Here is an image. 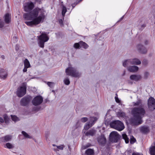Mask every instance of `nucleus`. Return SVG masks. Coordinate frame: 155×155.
I'll list each match as a JSON object with an SVG mask.
<instances>
[{"label":"nucleus","mask_w":155,"mask_h":155,"mask_svg":"<svg viewBox=\"0 0 155 155\" xmlns=\"http://www.w3.org/2000/svg\"><path fill=\"white\" fill-rule=\"evenodd\" d=\"M124 16H122L120 19L119 21H121L123 19V18H124Z\"/></svg>","instance_id":"52"},{"label":"nucleus","mask_w":155,"mask_h":155,"mask_svg":"<svg viewBox=\"0 0 155 155\" xmlns=\"http://www.w3.org/2000/svg\"><path fill=\"white\" fill-rule=\"evenodd\" d=\"M4 119L5 120V122L6 123H7L8 122V117L7 116H5L4 117Z\"/></svg>","instance_id":"44"},{"label":"nucleus","mask_w":155,"mask_h":155,"mask_svg":"<svg viewBox=\"0 0 155 155\" xmlns=\"http://www.w3.org/2000/svg\"><path fill=\"white\" fill-rule=\"evenodd\" d=\"M142 101L138 100L135 102H133L134 106H140L133 108L131 110V114L133 117L131 118L130 122L132 124L138 125L141 124L143 122L142 118L146 115V111L142 104Z\"/></svg>","instance_id":"2"},{"label":"nucleus","mask_w":155,"mask_h":155,"mask_svg":"<svg viewBox=\"0 0 155 155\" xmlns=\"http://www.w3.org/2000/svg\"><path fill=\"white\" fill-rule=\"evenodd\" d=\"M4 25V22L1 21V20L0 19V28H2Z\"/></svg>","instance_id":"41"},{"label":"nucleus","mask_w":155,"mask_h":155,"mask_svg":"<svg viewBox=\"0 0 155 155\" xmlns=\"http://www.w3.org/2000/svg\"><path fill=\"white\" fill-rule=\"evenodd\" d=\"M110 125L111 127L119 131L123 130L124 128V124L119 120L113 121L110 123Z\"/></svg>","instance_id":"3"},{"label":"nucleus","mask_w":155,"mask_h":155,"mask_svg":"<svg viewBox=\"0 0 155 155\" xmlns=\"http://www.w3.org/2000/svg\"><path fill=\"white\" fill-rule=\"evenodd\" d=\"M144 21V19H142L140 20H139L138 21V22L141 25V28H140V29L143 30L146 26V25L145 24H143L142 25H141V23H142Z\"/></svg>","instance_id":"25"},{"label":"nucleus","mask_w":155,"mask_h":155,"mask_svg":"<svg viewBox=\"0 0 155 155\" xmlns=\"http://www.w3.org/2000/svg\"><path fill=\"white\" fill-rule=\"evenodd\" d=\"M88 119L87 117H83L81 119V121L83 123L86 122L87 120Z\"/></svg>","instance_id":"38"},{"label":"nucleus","mask_w":155,"mask_h":155,"mask_svg":"<svg viewBox=\"0 0 155 155\" xmlns=\"http://www.w3.org/2000/svg\"><path fill=\"white\" fill-rule=\"evenodd\" d=\"M142 78V76L139 74H133L130 76V79L133 81H138Z\"/></svg>","instance_id":"13"},{"label":"nucleus","mask_w":155,"mask_h":155,"mask_svg":"<svg viewBox=\"0 0 155 155\" xmlns=\"http://www.w3.org/2000/svg\"><path fill=\"white\" fill-rule=\"evenodd\" d=\"M4 121L3 119L2 118L0 117V123H3Z\"/></svg>","instance_id":"50"},{"label":"nucleus","mask_w":155,"mask_h":155,"mask_svg":"<svg viewBox=\"0 0 155 155\" xmlns=\"http://www.w3.org/2000/svg\"><path fill=\"white\" fill-rule=\"evenodd\" d=\"M10 17L9 14L8 13L6 14L5 15V21L7 23H8L10 21Z\"/></svg>","instance_id":"21"},{"label":"nucleus","mask_w":155,"mask_h":155,"mask_svg":"<svg viewBox=\"0 0 155 155\" xmlns=\"http://www.w3.org/2000/svg\"><path fill=\"white\" fill-rule=\"evenodd\" d=\"M11 117L12 120L15 122L19 120L18 118L15 115H11Z\"/></svg>","instance_id":"28"},{"label":"nucleus","mask_w":155,"mask_h":155,"mask_svg":"<svg viewBox=\"0 0 155 155\" xmlns=\"http://www.w3.org/2000/svg\"><path fill=\"white\" fill-rule=\"evenodd\" d=\"M24 64L25 67L27 68H28L30 67V63L27 59H26L24 61Z\"/></svg>","instance_id":"24"},{"label":"nucleus","mask_w":155,"mask_h":155,"mask_svg":"<svg viewBox=\"0 0 155 155\" xmlns=\"http://www.w3.org/2000/svg\"><path fill=\"white\" fill-rule=\"evenodd\" d=\"M37 111H38V110H37Z\"/></svg>","instance_id":"57"},{"label":"nucleus","mask_w":155,"mask_h":155,"mask_svg":"<svg viewBox=\"0 0 155 155\" xmlns=\"http://www.w3.org/2000/svg\"><path fill=\"white\" fill-rule=\"evenodd\" d=\"M128 70L130 72H135L138 70V67L137 66H133L129 67Z\"/></svg>","instance_id":"18"},{"label":"nucleus","mask_w":155,"mask_h":155,"mask_svg":"<svg viewBox=\"0 0 155 155\" xmlns=\"http://www.w3.org/2000/svg\"><path fill=\"white\" fill-rule=\"evenodd\" d=\"M117 116L119 117H125L126 114L125 113L122 111H120L118 112L117 114Z\"/></svg>","instance_id":"22"},{"label":"nucleus","mask_w":155,"mask_h":155,"mask_svg":"<svg viewBox=\"0 0 155 155\" xmlns=\"http://www.w3.org/2000/svg\"><path fill=\"white\" fill-rule=\"evenodd\" d=\"M140 61L137 59L135 58L132 59L126 60L123 63V66L126 67L129 64L139 65L141 64Z\"/></svg>","instance_id":"6"},{"label":"nucleus","mask_w":155,"mask_h":155,"mask_svg":"<svg viewBox=\"0 0 155 155\" xmlns=\"http://www.w3.org/2000/svg\"><path fill=\"white\" fill-rule=\"evenodd\" d=\"M148 108L149 110L153 111L155 109V99L152 97H150L147 102Z\"/></svg>","instance_id":"9"},{"label":"nucleus","mask_w":155,"mask_h":155,"mask_svg":"<svg viewBox=\"0 0 155 155\" xmlns=\"http://www.w3.org/2000/svg\"><path fill=\"white\" fill-rule=\"evenodd\" d=\"M27 68H27L26 67H25L23 69V71L24 72H26L27 71Z\"/></svg>","instance_id":"49"},{"label":"nucleus","mask_w":155,"mask_h":155,"mask_svg":"<svg viewBox=\"0 0 155 155\" xmlns=\"http://www.w3.org/2000/svg\"><path fill=\"white\" fill-rule=\"evenodd\" d=\"M137 48L139 53L142 54H145L147 52L146 48L143 45L138 44L137 46Z\"/></svg>","instance_id":"12"},{"label":"nucleus","mask_w":155,"mask_h":155,"mask_svg":"<svg viewBox=\"0 0 155 155\" xmlns=\"http://www.w3.org/2000/svg\"><path fill=\"white\" fill-rule=\"evenodd\" d=\"M32 99L31 96H27L22 98L20 101V104L22 106L27 105Z\"/></svg>","instance_id":"10"},{"label":"nucleus","mask_w":155,"mask_h":155,"mask_svg":"<svg viewBox=\"0 0 155 155\" xmlns=\"http://www.w3.org/2000/svg\"><path fill=\"white\" fill-rule=\"evenodd\" d=\"M59 22L61 26L63 25V21L62 19H60L58 21Z\"/></svg>","instance_id":"43"},{"label":"nucleus","mask_w":155,"mask_h":155,"mask_svg":"<svg viewBox=\"0 0 155 155\" xmlns=\"http://www.w3.org/2000/svg\"><path fill=\"white\" fill-rule=\"evenodd\" d=\"M34 7V4L32 2L27 3L24 6V10L28 13H25L23 18L27 20L31 21H26L25 23L28 26L31 27L35 26L44 21L45 16V11L43 9L36 8L32 10Z\"/></svg>","instance_id":"1"},{"label":"nucleus","mask_w":155,"mask_h":155,"mask_svg":"<svg viewBox=\"0 0 155 155\" xmlns=\"http://www.w3.org/2000/svg\"><path fill=\"white\" fill-rule=\"evenodd\" d=\"M140 131L143 134H147L150 132V129L148 126H144L140 127Z\"/></svg>","instance_id":"15"},{"label":"nucleus","mask_w":155,"mask_h":155,"mask_svg":"<svg viewBox=\"0 0 155 155\" xmlns=\"http://www.w3.org/2000/svg\"><path fill=\"white\" fill-rule=\"evenodd\" d=\"M136 140L132 136V137L130 138V143L131 144H133L136 141Z\"/></svg>","instance_id":"35"},{"label":"nucleus","mask_w":155,"mask_h":155,"mask_svg":"<svg viewBox=\"0 0 155 155\" xmlns=\"http://www.w3.org/2000/svg\"><path fill=\"white\" fill-rule=\"evenodd\" d=\"M132 155H142L139 153H132Z\"/></svg>","instance_id":"46"},{"label":"nucleus","mask_w":155,"mask_h":155,"mask_svg":"<svg viewBox=\"0 0 155 155\" xmlns=\"http://www.w3.org/2000/svg\"><path fill=\"white\" fill-rule=\"evenodd\" d=\"M109 138L111 142H117L119 138V135L116 131H112L110 134Z\"/></svg>","instance_id":"8"},{"label":"nucleus","mask_w":155,"mask_h":155,"mask_svg":"<svg viewBox=\"0 0 155 155\" xmlns=\"http://www.w3.org/2000/svg\"><path fill=\"white\" fill-rule=\"evenodd\" d=\"M43 101V98L41 96H37L33 99L32 103L35 106H37L40 104Z\"/></svg>","instance_id":"11"},{"label":"nucleus","mask_w":155,"mask_h":155,"mask_svg":"<svg viewBox=\"0 0 155 155\" xmlns=\"http://www.w3.org/2000/svg\"><path fill=\"white\" fill-rule=\"evenodd\" d=\"M96 133V131L94 129L89 130L85 133V135L87 136H93Z\"/></svg>","instance_id":"17"},{"label":"nucleus","mask_w":155,"mask_h":155,"mask_svg":"<svg viewBox=\"0 0 155 155\" xmlns=\"http://www.w3.org/2000/svg\"><path fill=\"white\" fill-rule=\"evenodd\" d=\"M22 133L23 135L25 136V137L29 138H31V137L29 136L28 134L26 132L24 131H22Z\"/></svg>","instance_id":"29"},{"label":"nucleus","mask_w":155,"mask_h":155,"mask_svg":"<svg viewBox=\"0 0 155 155\" xmlns=\"http://www.w3.org/2000/svg\"><path fill=\"white\" fill-rule=\"evenodd\" d=\"M57 148L60 150H62L64 146V145H62L61 146H57Z\"/></svg>","instance_id":"40"},{"label":"nucleus","mask_w":155,"mask_h":155,"mask_svg":"<svg viewBox=\"0 0 155 155\" xmlns=\"http://www.w3.org/2000/svg\"><path fill=\"white\" fill-rule=\"evenodd\" d=\"M97 120V118L95 117H92L91 118V122H94V121H96Z\"/></svg>","instance_id":"39"},{"label":"nucleus","mask_w":155,"mask_h":155,"mask_svg":"<svg viewBox=\"0 0 155 155\" xmlns=\"http://www.w3.org/2000/svg\"><path fill=\"white\" fill-rule=\"evenodd\" d=\"M1 57L2 59H4L5 58V56L4 55H2Z\"/></svg>","instance_id":"51"},{"label":"nucleus","mask_w":155,"mask_h":155,"mask_svg":"<svg viewBox=\"0 0 155 155\" xmlns=\"http://www.w3.org/2000/svg\"><path fill=\"white\" fill-rule=\"evenodd\" d=\"M26 86L25 85H24L17 89L16 94L19 97H21L26 94Z\"/></svg>","instance_id":"7"},{"label":"nucleus","mask_w":155,"mask_h":155,"mask_svg":"<svg viewBox=\"0 0 155 155\" xmlns=\"http://www.w3.org/2000/svg\"><path fill=\"white\" fill-rule=\"evenodd\" d=\"M149 74L148 72H146L144 73L143 78L144 79H147L149 76Z\"/></svg>","instance_id":"36"},{"label":"nucleus","mask_w":155,"mask_h":155,"mask_svg":"<svg viewBox=\"0 0 155 155\" xmlns=\"http://www.w3.org/2000/svg\"><path fill=\"white\" fill-rule=\"evenodd\" d=\"M90 122H89V123L88 124H86V125H85L84 127V128L85 130H88L91 127L92 125L90 124Z\"/></svg>","instance_id":"30"},{"label":"nucleus","mask_w":155,"mask_h":155,"mask_svg":"<svg viewBox=\"0 0 155 155\" xmlns=\"http://www.w3.org/2000/svg\"><path fill=\"white\" fill-rule=\"evenodd\" d=\"M38 37L39 40L38 44L39 46L41 48H44L45 42L48 40V37L47 36L45 32L42 33Z\"/></svg>","instance_id":"4"},{"label":"nucleus","mask_w":155,"mask_h":155,"mask_svg":"<svg viewBox=\"0 0 155 155\" xmlns=\"http://www.w3.org/2000/svg\"><path fill=\"white\" fill-rule=\"evenodd\" d=\"M6 147L9 149H12L14 147V146H13L11 143H6Z\"/></svg>","instance_id":"31"},{"label":"nucleus","mask_w":155,"mask_h":155,"mask_svg":"<svg viewBox=\"0 0 155 155\" xmlns=\"http://www.w3.org/2000/svg\"><path fill=\"white\" fill-rule=\"evenodd\" d=\"M97 141L100 144L103 145L106 142V139L104 135H101L98 137Z\"/></svg>","instance_id":"14"},{"label":"nucleus","mask_w":155,"mask_h":155,"mask_svg":"<svg viewBox=\"0 0 155 155\" xmlns=\"http://www.w3.org/2000/svg\"><path fill=\"white\" fill-rule=\"evenodd\" d=\"M13 38H15V39H16V38H16V37H13Z\"/></svg>","instance_id":"55"},{"label":"nucleus","mask_w":155,"mask_h":155,"mask_svg":"<svg viewBox=\"0 0 155 155\" xmlns=\"http://www.w3.org/2000/svg\"><path fill=\"white\" fill-rule=\"evenodd\" d=\"M64 83L67 85H69L70 83V81L68 78H65L64 80Z\"/></svg>","instance_id":"32"},{"label":"nucleus","mask_w":155,"mask_h":155,"mask_svg":"<svg viewBox=\"0 0 155 155\" xmlns=\"http://www.w3.org/2000/svg\"><path fill=\"white\" fill-rule=\"evenodd\" d=\"M50 134L49 132H47L45 134V137L46 139V140L48 138V137Z\"/></svg>","instance_id":"42"},{"label":"nucleus","mask_w":155,"mask_h":155,"mask_svg":"<svg viewBox=\"0 0 155 155\" xmlns=\"http://www.w3.org/2000/svg\"><path fill=\"white\" fill-rule=\"evenodd\" d=\"M48 85L51 88H53L54 86V83L51 82H48L47 83Z\"/></svg>","instance_id":"33"},{"label":"nucleus","mask_w":155,"mask_h":155,"mask_svg":"<svg viewBox=\"0 0 155 155\" xmlns=\"http://www.w3.org/2000/svg\"><path fill=\"white\" fill-rule=\"evenodd\" d=\"M65 72L67 75L73 77H78L80 75L76 69L73 68L68 67L67 68Z\"/></svg>","instance_id":"5"},{"label":"nucleus","mask_w":155,"mask_h":155,"mask_svg":"<svg viewBox=\"0 0 155 155\" xmlns=\"http://www.w3.org/2000/svg\"><path fill=\"white\" fill-rule=\"evenodd\" d=\"M149 150L151 155H155V146L151 147Z\"/></svg>","instance_id":"23"},{"label":"nucleus","mask_w":155,"mask_h":155,"mask_svg":"<svg viewBox=\"0 0 155 155\" xmlns=\"http://www.w3.org/2000/svg\"><path fill=\"white\" fill-rule=\"evenodd\" d=\"M154 145H155V142L154 143Z\"/></svg>","instance_id":"56"},{"label":"nucleus","mask_w":155,"mask_h":155,"mask_svg":"<svg viewBox=\"0 0 155 155\" xmlns=\"http://www.w3.org/2000/svg\"><path fill=\"white\" fill-rule=\"evenodd\" d=\"M80 45V42L79 43H75L74 44V47L76 48H79Z\"/></svg>","instance_id":"37"},{"label":"nucleus","mask_w":155,"mask_h":155,"mask_svg":"<svg viewBox=\"0 0 155 155\" xmlns=\"http://www.w3.org/2000/svg\"><path fill=\"white\" fill-rule=\"evenodd\" d=\"M7 75V72L4 69H2L0 70V77L1 78H5Z\"/></svg>","instance_id":"16"},{"label":"nucleus","mask_w":155,"mask_h":155,"mask_svg":"<svg viewBox=\"0 0 155 155\" xmlns=\"http://www.w3.org/2000/svg\"><path fill=\"white\" fill-rule=\"evenodd\" d=\"M115 99L116 101L118 103H120V101L117 97H115Z\"/></svg>","instance_id":"45"},{"label":"nucleus","mask_w":155,"mask_h":155,"mask_svg":"<svg viewBox=\"0 0 155 155\" xmlns=\"http://www.w3.org/2000/svg\"><path fill=\"white\" fill-rule=\"evenodd\" d=\"M125 71H124L123 74V76L125 75Z\"/></svg>","instance_id":"54"},{"label":"nucleus","mask_w":155,"mask_h":155,"mask_svg":"<svg viewBox=\"0 0 155 155\" xmlns=\"http://www.w3.org/2000/svg\"><path fill=\"white\" fill-rule=\"evenodd\" d=\"M80 44L81 46L83 47L85 49H86L88 47V45L86 43L83 41H80Z\"/></svg>","instance_id":"26"},{"label":"nucleus","mask_w":155,"mask_h":155,"mask_svg":"<svg viewBox=\"0 0 155 155\" xmlns=\"http://www.w3.org/2000/svg\"><path fill=\"white\" fill-rule=\"evenodd\" d=\"M58 155H60V154H59Z\"/></svg>","instance_id":"58"},{"label":"nucleus","mask_w":155,"mask_h":155,"mask_svg":"<svg viewBox=\"0 0 155 155\" xmlns=\"http://www.w3.org/2000/svg\"><path fill=\"white\" fill-rule=\"evenodd\" d=\"M122 136L124 140L125 143H128L129 142V140L127 135L125 134H123Z\"/></svg>","instance_id":"27"},{"label":"nucleus","mask_w":155,"mask_h":155,"mask_svg":"<svg viewBox=\"0 0 155 155\" xmlns=\"http://www.w3.org/2000/svg\"><path fill=\"white\" fill-rule=\"evenodd\" d=\"M17 46H18V45H16V50H17L18 49V48L17 47Z\"/></svg>","instance_id":"53"},{"label":"nucleus","mask_w":155,"mask_h":155,"mask_svg":"<svg viewBox=\"0 0 155 155\" xmlns=\"http://www.w3.org/2000/svg\"><path fill=\"white\" fill-rule=\"evenodd\" d=\"M149 43V42L147 40H146L144 41V44L146 45H148Z\"/></svg>","instance_id":"47"},{"label":"nucleus","mask_w":155,"mask_h":155,"mask_svg":"<svg viewBox=\"0 0 155 155\" xmlns=\"http://www.w3.org/2000/svg\"><path fill=\"white\" fill-rule=\"evenodd\" d=\"M4 142H6L11 140L12 138V136L10 135H7L3 137Z\"/></svg>","instance_id":"19"},{"label":"nucleus","mask_w":155,"mask_h":155,"mask_svg":"<svg viewBox=\"0 0 155 155\" xmlns=\"http://www.w3.org/2000/svg\"><path fill=\"white\" fill-rule=\"evenodd\" d=\"M86 155H94V152L93 150L88 149L85 151Z\"/></svg>","instance_id":"20"},{"label":"nucleus","mask_w":155,"mask_h":155,"mask_svg":"<svg viewBox=\"0 0 155 155\" xmlns=\"http://www.w3.org/2000/svg\"><path fill=\"white\" fill-rule=\"evenodd\" d=\"M90 146V145H86V146H84L83 147V148L84 149H86L87 148L89 147Z\"/></svg>","instance_id":"48"},{"label":"nucleus","mask_w":155,"mask_h":155,"mask_svg":"<svg viewBox=\"0 0 155 155\" xmlns=\"http://www.w3.org/2000/svg\"><path fill=\"white\" fill-rule=\"evenodd\" d=\"M66 11L67 9L64 6H63L62 12V15L63 16H64L65 13H66Z\"/></svg>","instance_id":"34"}]
</instances>
